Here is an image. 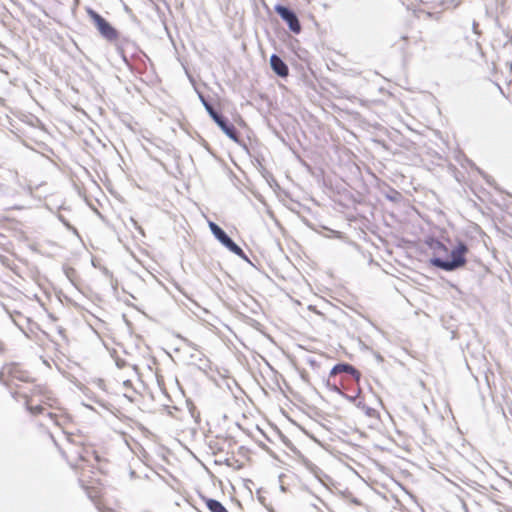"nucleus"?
<instances>
[{
  "label": "nucleus",
  "instance_id": "1",
  "mask_svg": "<svg viewBox=\"0 0 512 512\" xmlns=\"http://www.w3.org/2000/svg\"><path fill=\"white\" fill-rule=\"evenodd\" d=\"M12 397L16 400L22 398L26 409L32 415H46L55 425L61 426L64 420L63 416L49 409H59L60 402L54 394L46 387L41 385H32L28 389H20L12 392Z\"/></svg>",
  "mask_w": 512,
  "mask_h": 512
},
{
  "label": "nucleus",
  "instance_id": "2",
  "mask_svg": "<svg viewBox=\"0 0 512 512\" xmlns=\"http://www.w3.org/2000/svg\"><path fill=\"white\" fill-rule=\"evenodd\" d=\"M0 382L10 389V393L16 390L28 389L34 384V379L28 371L23 370L18 364L4 365L0 370Z\"/></svg>",
  "mask_w": 512,
  "mask_h": 512
},
{
  "label": "nucleus",
  "instance_id": "3",
  "mask_svg": "<svg viewBox=\"0 0 512 512\" xmlns=\"http://www.w3.org/2000/svg\"><path fill=\"white\" fill-rule=\"evenodd\" d=\"M468 248L465 243L459 242L457 246L451 251L450 259H442L440 257H433L430 263L445 271H453L466 263L465 253Z\"/></svg>",
  "mask_w": 512,
  "mask_h": 512
},
{
  "label": "nucleus",
  "instance_id": "4",
  "mask_svg": "<svg viewBox=\"0 0 512 512\" xmlns=\"http://www.w3.org/2000/svg\"><path fill=\"white\" fill-rule=\"evenodd\" d=\"M66 446L61 449L62 454L67 458L74 468L79 467V462H88L90 451L81 444H77L71 434L65 435Z\"/></svg>",
  "mask_w": 512,
  "mask_h": 512
},
{
  "label": "nucleus",
  "instance_id": "5",
  "mask_svg": "<svg viewBox=\"0 0 512 512\" xmlns=\"http://www.w3.org/2000/svg\"><path fill=\"white\" fill-rule=\"evenodd\" d=\"M199 99L205 107L210 117L215 123L221 128V130L233 141H239V134L235 126L228 121L220 112H218L214 106L201 94L199 93Z\"/></svg>",
  "mask_w": 512,
  "mask_h": 512
},
{
  "label": "nucleus",
  "instance_id": "6",
  "mask_svg": "<svg viewBox=\"0 0 512 512\" xmlns=\"http://www.w3.org/2000/svg\"><path fill=\"white\" fill-rule=\"evenodd\" d=\"M209 228L214 237L229 251L233 252L242 259L249 261L242 248H240L220 226L212 221H209Z\"/></svg>",
  "mask_w": 512,
  "mask_h": 512
},
{
  "label": "nucleus",
  "instance_id": "7",
  "mask_svg": "<svg viewBox=\"0 0 512 512\" xmlns=\"http://www.w3.org/2000/svg\"><path fill=\"white\" fill-rule=\"evenodd\" d=\"M87 12L103 38H105L108 41H115L118 39L117 30L109 22H107L100 14H98L92 9H88Z\"/></svg>",
  "mask_w": 512,
  "mask_h": 512
},
{
  "label": "nucleus",
  "instance_id": "8",
  "mask_svg": "<svg viewBox=\"0 0 512 512\" xmlns=\"http://www.w3.org/2000/svg\"><path fill=\"white\" fill-rule=\"evenodd\" d=\"M275 11L278 13V15L282 18L283 21H285L289 27V29L298 34L301 31V25L298 20V17L296 13L291 10L288 7H285L283 5H277L275 7Z\"/></svg>",
  "mask_w": 512,
  "mask_h": 512
},
{
  "label": "nucleus",
  "instance_id": "9",
  "mask_svg": "<svg viewBox=\"0 0 512 512\" xmlns=\"http://www.w3.org/2000/svg\"><path fill=\"white\" fill-rule=\"evenodd\" d=\"M340 373H347L351 375L356 381H359L361 376L360 372L355 367L347 363L336 364L330 371V377H334Z\"/></svg>",
  "mask_w": 512,
  "mask_h": 512
},
{
  "label": "nucleus",
  "instance_id": "10",
  "mask_svg": "<svg viewBox=\"0 0 512 512\" xmlns=\"http://www.w3.org/2000/svg\"><path fill=\"white\" fill-rule=\"evenodd\" d=\"M270 65L272 70L280 77H286L289 74V69L286 63L276 54L270 57Z\"/></svg>",
  "mask_w": 512,
  "mask_h": 512
},
{
  "label": "nucleus",
  "instance_id": "11",
  "mask_svg": "<svg viewBox=\"0 0 512 512\" xmlns=\"http://www.w3.org/2000/svg\"><path fill=\"white\" fill-rule=\"evenodd\" d=\"M206 506L211 512H228V510L215 499L207 498L205 499Z\"/></svg>",
  "mask_w": 512,
  "mask_h": 512
},
{
  "label": "nucleus",
  "instance_id": "12",
  "mask_svg": "<svg viewBox=\"0 0 512 512\" xmlns=\"http://www.w3.org/2000/svg\"><path fill=\"white\" fill-rule=\"evenodd\" d=\"M432 247L435 249V250H444L446 251V247L444 246V244L438 240H436Z\"/></svg>",
  "mask_w": 512,
  "mask_h": 512
},
{
  "label": "nucleus",
  "instance_id": "13",
  "mask_svg": "<svg viewBox=\"0 0 512 512\" xmlns=\"http://www.w3.org/2000/svg\"><path fill=\"white\" fill-rule=\"evenodd\" d=\"M59 220L70 230H73L74 232H76V229L74 227H72L67 221L66 219L62 216V215H59Z\"/></svg>",
  "mask_w": 512,
  "mask_h": 512
},
{
  "label": "nucleus",
  "instance_id": "14",
  "mask_svg": "<svg viewBox=\"0 0 512 512\" xmlns=\"http://www.w3.org/2000/svg\"><path fill=\"white\" fill-rule=\"evenodd\" d=\"M327 386L330 388V390L334 391V392H337L339 394H342V392L340 391V389L337 387V385L333 384L331 385L330 384V380L328 379L327 381Z\"/></svg>",
  "mask_w": 512,
  "mask_h": 512
},
{
  "label": "nucleus",
  "instance_id": "15",
  "mask_svg": "<svg viewBox=\"0 0 512 512\" xmlns=\"http://www.w3.org/2000/svg\"><path fill=\"white\" fill-rule=\"evenodd\" d=\"M359 393H360V390H358V392L354 396H352V395H345L343 393H342V395L345 396L349 401L353 402L358 397Z\"/></svg>",
  "mask_w": 512,
  "mask_h": 512
},
{
  "label": "nucleus",
  "instance_id": "16",
  "mask_svg": "<svg viewBox=\"0 0 512 512\" xmlns=\"http://www.w3.org/2000/svg\"><path fill=\"white\" fill-rule=\"evenodd\" d=\"M394 194H395V196L390 195V196H387V198L391 201H395L397 199V197L399 196V193L397 191H394Z\"/></svg>",
  "mask_w": 512,
  "mask_h": 512
},
{
  "label": "nucleus",
  "instance_id": "17",
  "mask_svg": "<svg viewBox=\"0 0 512 512\" xmlns=\"http://www.w3.org/2000/svg\"><path fill=\"white\" fill-rule=\"evenodd\" d=\"M4 351V345L3 343L0 341V354L3 353Z\"/></svg>",
  "mask_w": 512,
  "mask_h": 512
},
{
  "label": "nucleus",
  "instance_id": "18",
  "mask_svg": "<svg viewBox=\"0 0 512 512\" xmlns=\"http://www.w3.org/2000/svg\"><path fill=\"white\" fill-rule=\"evenodd\" d=\"M187 344H188V346L195 348V345L191 341H188Z\"/></svg>",
  "mask_w": 512,
  "mask_h": 512
},
{
  "label": "nucleus",
  "instance_id": "19",
  "mask_svg": "<svg viewBox=\"0 0 512 512\" xmlns=\"http://www.w3.org/2000/svg\"><path fill=\"white\" fill-rule=\"evenodd\" d=\"M87 493H88V497H89L90 499H94V495H92V493H91V492H89V491H88Z\"/></svg>",
  "mask_w": 512,
  "mask_h": 512
},
{
  "label": "nucleus",
  "instance_id": "20",
  "mask_svg": "<svg viewBox=\"0 0 512 512\" xmlns=\"http://www.w3.org/2000/svg\"><path fill=\"white\" fill-rule=\"evenodd\" d=\"M2 187V185L0 184V188Z\"/></svg>",
  "mask_w": 512,
  "mask_h": 512
},
{
  "label": "nucleus",
  "instance_id": "21",
  "mask_svg": "<svg viewBox=\"0 0 512 512\" xmlns=\"http://www.w3.org/2000/svg\"><path fill=\"white\" fill-rule=\"evenodd\" d=\"M318 512V511H317Z\"/></svg>",
  "mask_w": 512,
  "mask_h": 512
}]
</instances>
